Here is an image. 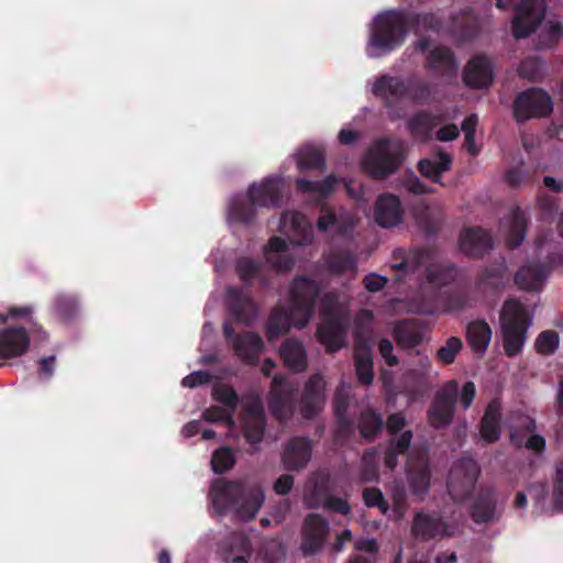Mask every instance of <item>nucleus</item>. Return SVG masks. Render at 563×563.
Listing matches in <instances>:
<instances>
[{
  "label": "nucleus",
  "mask_w": 563,
  "mask_h": 563,
  "mask_svg": "<svg viewBox=\"0 0 563 563\" xmlns=\"http://www.w3.org/2000/svg\"><path fill=\"white\" fill-rule=\"evenodd\" d=\"M324 267L331 275H343L356 271L353 255L347 252L336 251L323 256Z\"/></svg>",
  "instance_id": "nucleus-44"
},
{
  "label": "nucleus",
  "mask_w": 563,
  "mask_h": 563,
  "mask_svg": "<svg viewBox=\"0 0 563 563\" xmlns=\"http://www.w3.org/2000/svg\"><path fill=\"white\" fill-rule=\"evenodd\" d=\"M323 507L335 512V514H341V515H349L351 512V506L350 504L341 498V497H335V496H328L323 501Z\"/></svg>",
  "instance_id": "nucleus-64"
},
{
  "label": "nucleus",
  "mask_w": 563,
  "mask_h": 563,
  "mask_svg": "<svg viewBox=\"0 0 563 563\" xmlns=\"http://www.w3.org/2000/svg\"><path fill=\"white\" fill-rule=\"evenodd\" d=\"M460 249L468 256L481 257L493 249V240L483 228H468L460 236Z\"/></svg>",
  "instance_id": "nucleus-28"
},
{
  "label": "nucleus",
  "mask_w": 563,
  "mask_h": 563,
  "mask_svg": "<svg viewBox=\"0 0 563 563\" xmlns=\"http://www.w3.org/2000/svg\"><path fill=\"white\" fill-rule=\"evenodd\" d=\"M426 273V278L429 283L437 286H445L455 278L456 269L453 265L429 266L427 267Z\"/></svg>",
  "instance_id": "nucleus-56"
},
{
  "label": "nucleus",
  "mask_w": 563,
  "mask_h": 563,
  "mask_svg": "<svg viewBox=\"0 0 563 563\" xmlns=\"http://www.w3.org/2000/svg\"><path fill=\"white\" fill-rule=\"evenodd\" d=\"M438 123L439 118L435 114L427 110H420L415 112L407 121V129L416 141L428 142Z\"/></svg>",
  "instance_id": "nucleus-34"
},
{
  "label": "nucleus",
  "mask_w": 563,
  "mask_h": 563,
  "mask_svg": "<svg viewBox=\"0 0 563 563\" xmlns=\"http://www.w3.org/2000/svg\"><path fill=\"white\" fill-rule=\"evenodd\" d=\"M446 523L438 514L417 512L412 520L411 533L421 541H429L442 537L445 532Z\"/></svg>",
  "instance_id": "nucleus-26"
},
{
  "label": "nucleus",
  "mask_w": 563,
  "mask_h": 563,
  "mask_svg": "<svg viewBox=\"0 0 563 563\" xmlns=\"http://www.w3.org/2000/svg\"><path fill=\"white\" fill-rule=\"evenodd\" d=\"M320 292L321 287L314 279L307 276L296 277L289 289V306L279 303L269 313L265 329L267 340H276L291 327L305 328L313 316Z\"/></svg>",
  "instance_id": "nucleus-1"
},
{
  "label": "nucleus",
  "mask_w": 563,
  "mask_h": 563,
  "mask_svg": "<svg viewBox=\"0 0 563 563\" xmlns=\"http://www.w3.org/2000/svg\"><path fill=\"white\" fill-rule=\"evenodd\" d=\"M378 352L388 366L394 367L399 364L398 357L394 354V344L389 339L383 338L379 340Z\"/></svg>",
  "instance_id": "nucleus-63"
},
{
  "label": "nucleus",
  "mask_w": 563,
  "mask_h": 563,
  "mask_svg": "<svg viewBox=\"0 0 563 563\" xmlns=\"http://www.w3.org/2000/svg\"><path fill=\"white\" fill-rule=\"evenodd\" d=\"M325 402V382L320 374H313L306 382L300 398V410L306 419L316 417Z\"/></svg>",
  "instance_id": "nucleus-17"
},
{
  "label": "nucleus",
  "mask_w": 563,
  "mask_h": 563,
  "mask_svg": "<svg viewBox=\"0 0 563 563\" xmlns=\"http://www.w3.org/2000/svg\"><path fill=\"white\" fill-rule=\"evenodd\" d=\"M527 233V219L525 212L519 208L511 211L509 231L506 239L508 249L515 250L521 245Z\"/></svg>",
  "instance_id": "nucleus-46"
},
{
  "label": "nucleus",
  "mask_w": 563,
  "mask_h": 563,
  "mask_svg": "<svg viewBox=\"0 0 563 563\" xmlns=\"http://www.w3.org/2000/svg\"><path fill=\"white\" fill-rule=\"evenodd\" d=\"M297 388L283 375H275L268 394L267 406L272 416L279 421L291 417Z\"/></svg>",
  "instance_id": "nucleus-13"
},
{
  "label": "nucleus",
  "mask_w": 563,
  "mask_h": 563,
  "mask_svg": "<svg viewBox=\"0 0 563 563\" xmlns=\"http://www.w3.org/2000/svg\"><path fill=\"white\" fill-rule=\"evenodd\" d=\"M496 7L508 10L514 7L512 0H496ZM545 15L544 0H520L515 5L512 34L515 38L529 37L540 25Z\"/></svg>",
  "instance_id": "nucleus-8"
},
{
  "label": "nucleus",
  "mask_w": 563,
  "mask_h": 563,
  "mask_svg": "<svg viewBox=\"0 0 563 563\" xmlns=\"http://www.w3.org/2000/svg\"><path fill=\"white\" fill-rule=\"evenodd\" d=\"M213 400L220 402L224 408L235 412L239 406V396L230 385L218 384L212 388Z\"/></svg>",
  "instance_id": "nucleus-53"
},
{
  "label": "nucleus",
  "mask_w": 563,
  "mask_h": 563,
  "mask_svg": "<svg viewBox=\"0 0 563 563\" xmlns=\"http://www.w3.org/2000/svg\"><path fill=\"white\" fill-rule=\"evenodd\" d=\"M406 18H408V29L418 34L422 31L438 32L442 27L441 19L434 13H417L406 10Z\"/></svg>",
  "instance_id": "nucleus-47"
},
{
  "label": "nucleus",
  "mask_w": 563,
  "mask_h": 563,
  "mask_svg": "<svg viewBox=\"0 0 563 563\" xmlns=\"http://www.w3.org/2000/svg\"><path fill=\"white\" fill-rule=\"evenodd\" d=\"M497 493L494 487L481 488L471 507V517L476 523H487L499 519Z\"/></svg>",
  "instance_id": "nucleus-23"
},
{
  "label": "nucleus",
  "mask_w": 563,
  "mask_h": 563,
  "mask_svg": "<svg viewBox=\"0 0 563 563\" xmlns=\"http://www.w3.org/2000/svg\"><path fill=\"white\" fill-rule=\"evenodd\" d=\"M406 10H388L373 21L366 46L371 58H380L399 48L409 33Z\"/></svg>",
  "instance_id": "nucleus-3"
},
{
  "label": "nucleus",
  "mask_w": 563,
  "mask_h": 563,
  "mask_svg": "<svg viewBox=\"0 0 563 563\" xmlns=\"http://www.w3.org/2000/svg\"><path fill=\"white\" fill-rule=\"evenodd\" d=\"M280 225L286 234H292L290 239L292 244L308 245L313 240L312 229L306 217L296 211H286L280 218Z\"/></svg>",
  "instance_id": "nucleus-27"
},
{
  "label": "nucleus",
  "mask_w": 563,
  "mask_h": 563,
  "mask_svg": "<svg viewBox=\"0 0 563 563\" xmlns=\"http://www.w3.org/2000/svg\"><path fill=\"white\" fill-rule=\"evenodd\" d=\"M329 522L319 514H308L301 529L300 550L305 556L317 554L324 545L329 536Z\"/></svg>",
  "instance_id": "nucleus-15"
},
{
  "label": "nucleus",
  "mask_w": 563,
  "mask_h": 563,
  "mask_svg": "<svg viewBox=\"0 0 563 563\" xmlns=\"http://www.w3.org/2000/svg\"><path fill=\"white\" fill-rule=\"evenodd\" d=\"M518 74L521 78L538 81L543 76V62L538 57H526L518 67Z\"/></svg>",
  "instance_id": "nucleus-55"
},
{
  "label": "nucleus",
  "mask_w": 563,
  "mask_h": 563,
  "mask_svg": "<svg viewBox=\"0 0 563 563\" xmlns=\"http://www.w3.org/2000/svg\"><path fill=\"white\" fill-rule=\"evenodd\" d=\"M225 308L232 322L251 325L258 312L254 299L242 288L229 287L227 289Z\"/></svg>",
  "instance_id": "nucleus-16"
},
{
  "label": "nucleus",
  "mask_w": 563,
  "mask_h": 563,
  "mask_svg": "<svg viewBox=\"0 0 563 563\" xmlns=\"http://www.w3.org/2000/svg\"><path fill=\"white\" fill-rule=\"evenodd\" d=\"M492 335V328L483 319L471 321L466 327V341L476 354L483 355L486 352Z\"/></svg>",
  "instance_id": "nucleus-35"
},
{
  "label": "nucleus",
  "mask_w": 563,
  "mask_h": 563,
  "mask_svg": "<svg viewBox=\"0 0 563 563\" xmlns=\"http://www.w3.org/2000/svg\"><path fill=\"white\" fill-rule=\"evenodd\" d=\"M236 454L230 446H220L211 455V470L214 474L222 475L234 467Z\"/></svg>",
  "instance_id": "nucleus-50"
},
{
  "label": "nucleus",
  "mask_w": 563,
  "mask_h": 563,
  "mask_svg": "<svg viewBox=\"0 0 563 563\" xmlns=\"http://www.w3.org/2000/svg\"><path fill=\"white\" fill-rule=\"evenodd\" d=\"M354 365L358 382L369 386L374 379L372 350L366 343L357 342L354 349Z\"/></svg>",
  "instance_id": "nucleus-38"
},
{
  "label": "nucleus",
  "mask_w": 563,
  "mask_h": 563,
  "mask_svg": "<svg viewBox=\"0 0 563 563\" xmlns=\"http://www.w3.org/2000/svg\"><path fill=\"white\" fill-rule=\"evenodd\" d=\"M297 166L301 172L323 170L325 168L324 154L321 150L312 146L303 147L297 154Z\"/></svg>",
  "instance_id": "nucleus-49"
},
{
  "label": "nucleus",
  "mask_w": 563,
  "mask_h": 563,
  "mask_svg": "<svg viewBox=\"0 0 563 563\" xmlns=\"http://www.w3.org/2000/svg\"><path fill=\"white\" fill-rule=\"evenodd\" d=\"M551 112V97L540 88L527 89L514 101V117L518 122L548 117Z\"/></svg>",
  "instance_id": "nucleus-12"
},
{
  "label": "nucleus",
  "mask_w": 563,
  "mask_h": 563,
  "mask_svg": "<svg viewBox=\"0 0 563 563\" xmlns=\"http://www.w3.org/2000/svg\"><path fill=\"white\" fill-rule=\"evenodd\" d=\"M395 263L391 264V269L400 272L402 276L415 273L422 267L429 260L430 253L427 249H413L405 251L401 249L395 250L393 253Z\"/></svg>",
  "instance_id": "nucleus-31"
},
{
  "label": "nucleus",
  "mask_w": 563,
  "mask_h": 563,
  "mask_svg": "<svg viewBox=\"0 0 563 563\" xmlns=\"http://www.w3.org/2000/svg\"><path fill=\"white\" fill-rule=\"evenodd\" d=\"M338 183V177L331 174L319 181L299 178L296 180V187L302 192H318L321 196L327 197L335 190Z\"/></svg>",
  "instance_id": "nucleus-48"
},
{
  "label": "nucleus",
  "mask_w": 563,
  "mask_h": 563,
  "mask_svg": "<svg viewBox=\"0 0 563 563\" xmlns=\"http://www.w3.org/2000/svg\"><path fill=\"white\" fill-rule=\"evenodd\" d=\"M330 477L328 474L318 473L309 482L307 503L309 507L317 508L329 496Z\"/></svg>",
  "instance_id": "nucleus-45"
},
{
  "label": "nucleus",
  "mask_w": 563,
  "mask_h": 563,
  "mask_svg": "<svg viewBox=\"0 0 563 563\" xmlns=\"http://www.w3.org/2000/svg\"><path fill=\"white\" fill-rule=\"evenodd\" d=\"M407 157L405 141L393 137L377 139L366 151L362 168L375 180H384L395 174Z\"/></svg>",
  "instance_id": "nucleus-6"
},
{
  "label": "nucleus",
  "mask_w": 563,
  "mask_h": 563,
  "mask_svg": "<svg viewBox=\"0 0 563 563\" xmlns=\"http://www.w3.org/2000/svg\"><path fill=\"white\" fill-rule=\"evenodd\" d=\"M312 454V442L306 437H292L282 454V462L287 471L299 472L309 463Z\"/></svg>",
  "instance_id": "nucleus-18"
},
{
  "label": "nucleus",
  "mask_w": 563,
  "mask_h": 563,
  "mask_svg": "<svg viewBox=\"0 0 563 563\" xmlns=\"http://www.w3.org/2000/svg\"><path fill=\"white\" fill-rule=\"evenodd\" d=\"M364 505L367 508H377L383 515L389 511V504L378 487H366L362 492Z\"/></svg>",
  "instance_id": "nucleus-57"
},
{
  "label": "nucleus",
  "mask_w": 563,
  "mask_h": 563,
  "mask_svg": "<svg viewBox=\"0 0 563 563\" xmlns=\"http://www.w3.org/2000/svg\"><path fill=\"white\" fill-rule=\"evenodd\" d=\"M451 166V155L445 152H440L435 158H422L418 163V170L426 178L440 184L442 174L450 170Z\"/></svg>",
  "instance_id": "nucleus-39"
},
{
  "label": "nucleus",
  "mask_w": 563,
  "mask_h": 563,
  "mask_svg": "<svg viewBox=\"0 0 563 563\" xmlns=\"http://www.w3.org/2000/svg\"><path fill=\"white\" fill-rule=\"evenodd\" d=\"M426 335L423 323L417 319H404L398 321L393 329V336L397 345L402 350H412L419 346Z\"/></svg>",
  "instance_id": "nucleus-25"
},
{
  "label": "nucleus",
  "mask_w": 563,
  "mask_h": 563,
  "mask_svg": "<svg viewBox=\"0 0 563 563\" xmlns=\"http://www.w3.org/2000/svg\"><path fill=\"white\" fill-rule=\"evenodd\" d=\"M462 346L463 343L460 338H449L445 344L442 345L437 352L438 361L445 365L452 364L455 361L456 355L460 353Z\"/></svg>",
  "instance_id": "nucleus-59"
},
{
  "label": "nucleus",
  "mask_w": 563,
  "mask_h": 563,
  "mask_svg": "<svg viewBox=\"0 0 563 563\" xmlns=\"http://www.w3.org/2000/svg\"><path fill=\"white\" fill-rule=\"evenodd\" d=\"M501 411L498 402L490 401L481 420L479 432L487 443H495L500 438Z\"/></svg>",
  "instance_id": "nucleus-37"
},
{
  "label": "nucleus",
  "mask_w": 563,
  "mask_h": 563,
  "mask_svg": "<svg viewBox=\"0 0 563 563\" xmlns=\"http://www.w3.org/2000/svg\"><path fill=\"white\" fill-rule=\"evenodd\" d=\"M209 497L219 516L233 511L245 521L256 517L265 500V494L261 486H246L241 479L223 477L212 481Z\"/></svg>",
  "instance_id": "nucleus-2"
},
{
  "label": "nucleus",
  "mask_w": 563,
  "mask_h": 563,
  "mask_svg": "<svg viewBox=\"0 0 563 563\" xmlns=\"http://www.w3.org/2000/svg\"><path fill=\"white\" fill-rule=\"evenodd\" d=\"M241 423L246 442L252 445L253 452H256L267 426L264 406L260 398L251 399L244 405Z\"/></svg>",
  "instance_id": "nucleus-14"
},
{
  "label": "nucleus",
  "mask_w": 563,
  "mask_h": 563,
  "mask_svg": "<svg viewBox=\"0 0 563 563\" xmlns=\"http://www.w3.org/2000/svg\"><path fill=\"white\" fill-rule=\"evenodd\" d=\"M283 183L278 177H266L261 184L249 188V198L253 205L262 208H279L283 200Z\"/></svg>",
  "instance_id": "nucleus-19"
},
{
  "label": "nucleus",
  "mask_w": 563,
  "mask_h": 563,
  "mask_svg": "<svg viewBox=\"0 0 563 563\" xmlns=\"http://www.w3.org/2000/svg\"><path fill=\"white\" fill-rule=\"evenodd\" d=\"M553 506L556 511L563 509V460L556 463L553 482Z\"/></svg>",
  "instance_id": "nucleus-61"
},
{
  "label": "nucleus",
  "mask_w": 563,
  "mask_h": 563,
  "mask_svg": "<svg viewBox=\"0 0 563 563\" xmlns=\"http://www.w3.org/2000/svg\"><path fill=\"white\" fill-rule=\"evenodd\" d=\"M284 365L296 373L306 371L307 355L303 344L296 339H287L279 351Z\"/></svg>",
  "instance_id": "nucleus-36"
},
{
  "label": "nucleus",
  "mask_w": 563,
  "mask_h": 563,
  "mask_svg": "<svg viewBox=\"0 0 563 563\" xmlns=\"http://www.w3.org/2000/svg\"><path fill=\"white\" fill-rule=\"evenodd\" d=\"M500 335L506 356L519 355L532 325V316L526 305L517 298L505 300L499 312Z\"/></svg>",
  "instance_id": "nucleus-5"
},
{
  "label": "nucleus",
  "mask_w": 563,
  "mask_h": 563,
  "mask_svg": "<svg viewBox=\"0 0 563 563\" xmlns=\"http://www.w3.org/2000/svg\"><path fill=\"white\" fill-rule=\"evenodd\" d=\"M553 506L556 511L563 509V460L556 463L553 482Z\"/></svg>",
  "instance_id": "nucleus-62"
},
{
  "label": "nucleus",
  "mask_w": 563,
  "mask_h": 563,
  "mask_svg": "<svg viewBox=\"0 0 563 563\" xmlns=\"http://www.w3.org/2000/svg\"><path fill=\"white\" fill-rule=\"evenodd\" d=\"M481 467L472 457H462L454 462L448 476V492L455 503L467 500L475 489Z\"/></svg>",
  "instance_id": "nucleus-9"
},
{
  "label": "nucleus",
  "mask_w": 563,
  "mask_h": 563,
  "mask_svg": "<svg viewBox=\"0 0 563 563\" xmlns=\"http://www.w3.org/2000/svg\"><path fill=\"white\" fill-rule=\"evenodd\" d=\"M506 267L504 265L486 267L476 277L475 287L479 291L498 292L504 288Z\"/></svg>",
  "instance_id": "nucleus-41"
},
{
  "label": "nucleus",
  "mask_w": 563,
  "mask_h": 563,
  "mask_svg": "<svg viewBox=\"0 0 563 563\" xmlns=\"http://www.w3.org/2000/svg\"><path fill=\"white\" fill-rule=\"evenodd\" d=\"M30 335L22 327H9L0 331V358L9 360L26 353Z\"/></svg>",
  "instance_id": "nucleus-20"
},
{
  "label": "nucleus",
  "mask_w": 563,
  "mask_h": 563,
  "mask_svg": "<svg viewBox=\"0 0 563 563\" xmlns=\"http://www.w3.org/2000/svg\"><path fill=\"white\" fill-rule=\"evenodd\" d=\"M235 273L245 287L255 280H263V265L261 261L249 256L239 257L235 262Z\"/></svg>",
  "instance_id": "nucleus-43"
},
{
  "label": "nucleus",
  "mask_w": 563,
  "mask_h": 563,
  "mask_svg": "<svg viewBox=\"0 0 563 563\" xmlns=\"http://www.w3.org/2000/svg\"><path fill=\"white\" fill-rule=\"evenodd\" d=\"M353 227V217L343 208H321V216L317 221L319 231L333 230L338 234H345Z\"/></svg>",
  "instance_id": "nucleus-29"
},
{
  "label": "nucleus",
  "mask_w": 563,
  "mask_h": 563,
  "mask_svg": "<svg viewBox=\"0 0 563 563\" xmlns=\"http://www.w3.org/2000/svg\"><path fill=\"white\" fill-rule=\"evenodd\" d=\"M481 30V24L472 9H465L453 18L452 32L461 41H470L474 38Z\"/></svg>",
  "instance_id": "nucleus-40"
},
{
  "label": "nucleus",
  "mask_w": 563,
  "mask_h": 563,
  "mask_svg": "<svg viewBox=\"0 0 563 563\" xmlns=\"http://www.w3.org/2000/svg\"><path fill=\"white\" fill-rule=\"evenodd\" d=\"M55 308L62 319L70 320L77 314L79 306L75 297L64 295L56 299Z\"/></svg>",
  "instance_id": "nucleus-60"
},
{
  "label": "nucleus",
  "mask_w": 563,
  "mask_h": 563,
  "mask_svg": "<svg viewBox=\"0 0 563 563\" xmlns=\"http://www.w3.org/2000/svg\"><path fill=\"white\" fill-rule=\"evenodd\" d=\"M250 540L244 536L233 537L230 550L224 554L225 563H249Z\"/></svg>",
  "instance_id": "nucleus-51"
},
{
  "label": "nucleus",
  "mask_w": 563,
  "mask_h": 563,
  "mask_svg": "<svg viewBox=\"0 0 563 563\" xmlns=\"http://www.w3.org/2000/svg\"><path fill=\"white\" fill-rule=\"evenodd\" d=\"M407 479L411 493L423 499L429 493L431 483L430 464L424 455H418L408 462Z\"/></svg>",
  "instance_id": "nucleus-21"
},
{
  "label": "nucleus",
  "mask_w": 563,
  "mask_h": 563,
  "mask_svg": "<svg viewBox=\"0 0 563 563\" xmlns=\"http://www.w3.org/2000/svg\"><path fill=\"white\" fill-rule=\"evenodd\" d=\"M234 413L224 407L211 406L202 412V418L211 423L222 422L227 427L233 428L235 426Z\"/></svg>",
  "instance_id": "nucleus-58"
},
{
  "label": "nucleus",
  "mask_w": 563,
  "mask_h": 563,
  "mask_svg": "<svg viewBox=\"0 0 563 563\" xmlns=\"http://www.w3.org/2000/svg\"><path fill=\"white\" fill-rule=\"evenodd\" d=\"M560 345L559 333L554 330H544L536 339L534 349L538 354L552 355Z\"/></svg>",
  "instance_id": "nucleus-54"
},
{
  "label": "nucleus",
  "mask_w": 563,
  "mask_h": 563,
  "mask_svg": "<svg viewBox=\"0 0 563 563\" xmlns=\"http://www.w3.org/2000/svg\"><path fill=\"white\" fill-rule=\"evenodd\" d=\"M288 251L287 242L280 236L269 239L264 250L266 262L278 272H288L294 265V258L286 254Z\"/></svg>",
  "instance_id": "nucleus-33"
},
{
  "label": "nucleus",
  "mask_w": 563,
  "mask_h": 563,
  "mask_svg": "<svg viewBox=\"0 0 563 563\" xmlns=\"http://www.w3.org/2000/svg\"><path fill=\"white\" fill-rule=\"evenodd\" d=\"M402 207L400 199L393 194H383L377 198L374 217L382 228H394L402 221Z\"/></svg>",
  "instance_id": "nucleus-24"
},
{
  "label": "nucleus",
  "mask_w": 563,
  "mask_h": 563,
  "mask_svg": "<svg viewBox=\"0 0 563 563\" xmlns=\"http://www.w3.org/2000/svg\"><path fill=\"white\" fill-rule=\"evenodd\" d=\"M549 267L544 263H536L522 266L515 275L516 285L528 291H538L548 278Z\"/></svg>",
  "instance_id": "nucleus-32"
},
{
  "label": "nucleus",
  "mask_w": 563,
  "mask_h": 563,
  "mask_svg": "<svg viewBox=\"0 0 563 563\" xmlns=\"http://www.w3.org/2000/svg\"><path fill=\"white\" fill-rule=\"evenodd\" d=\"M223 335L232 343L235 355L245 364L256 365L264 351V341L256 332L235 333L231 321L223 323Z\"/></svg>",
  "instance_id": "nucleus-11"
},
{
  "label": "nucleus",
  "mask_w": 563,
  "mask_h": 563,
  "mask_svg": "<svg viewBox=\"0 0 563 563\" xmlns=\"http://www.w3.org/2000/svg\"><path fill=\"white\" fill-rule=\"evenodd\" d=\"M256 207L251 200H234L230 207V217L236 222L250 224L256 217Z\"/></svg>",
  "instance_id": "nucleus-52"
},
{
  "label": "nucleus",
  "mask_w": 563,
  "mask_h": 563,
  "mask_svg": "<svg viewBox=\"0 0 563 563\" xmlns=\"http://www.w3.org/2000/svg\"><path fill=\"white\" fill-rule=\"evenodd\" d=\"M459 385L456 380L448 382L434 395L428 409V421L434 429H443L451 424L456 407Z\"/></svg>",
  "instance_id": "nucleus-10"
},
{
  "label": "nucleus",
  "mask_w": 563,
  "mask_h": 563,
  "mask_svg": "<svg viewBox=\"0 0 563 563\" xmlns=\"http://www.w3.org/2000/svg\"><path fill=\"white\" fill-rule=\"evenodd\" d=\"M320 318L317 338L327 353H335L345 345L350 323L349 307L335 291H329L321 298Z\"/></svg>",
  "instance_id": "nucleus-4"
},
{
  "label": "nucleus",
  "mask_w": 563,
  "mask_h": 563,
  "mask_svg": "<svg viewBox=\"0 0 563 563\" xmlns=\"http://www.w3.org/2000/svg\"><path fill=\"white\" fill-rule=\"evenodd\" d=\"M494 80L493 65L488 57L478 55L473 57L465 66L463 81L471 88H487Z\"/></svg>",
  "instance_id": "nucleus-22"
},
{
  "label": "nucleus",
  "mask_w": 563,
  "mask_h": 563,
  "mask_svg": "<svg viewBox=\"0 0 563 563\" xmlns=\"http://www.w3.org/2000/svg\"><path fill=\"white\" fill-rule=\"evenodd\" d=\"M372 92L383 100L386 108L393 109L406 98L413 103L428 102L431 97V86L417 77L404 79L399 76L384 74L376 78Z\"/></svg>",
  "instance_id": "nucleus-7"
},
{
  "label": "nucleus",
  "mask_w": 563,
  "mask_h": 563,
  "mask_svg": "<svg viewBox=\"0 0 563 563\" xmlns=\"http://www.w3.org/2000/svg\"><path fill=\"white\" fill-rule=\"evenodd\" d=\"M426 69L442 76H451L456 73L457 62L453 51L446 46L438 45L426 55Z\"/></svg>",
  "instance_id": "nucleus-30"
},
{
  "label": "nucleus",
  "mask_w": 563,
  "mask_h": 563,
  "mask_svg": "<svg viewBox=\"0 0 563 563\" xmlns=\"http://www.w3.org/2000/svg\"><path fill=\"white\" fill-rule=\"evenodd\" d=\"M384 420L379 412L372 408L363 410L358 419L361 437L367 442L374 441L383 431Z\"/></svg>",
  "instance_id": "nucleus-42"
}]
</instances>
